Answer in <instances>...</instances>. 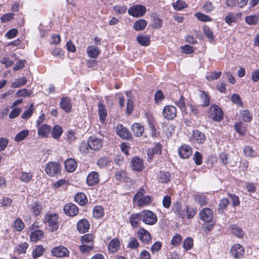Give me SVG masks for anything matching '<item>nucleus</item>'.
Wrapping results in <instances>:
<instances>
[{"mask_svg": "<svg viewBox=\"0 0 259 259\" xmlns=\"http://www.w3.org/2000/svg\"><path fill=\"white\" fill-rule=\"evenodd\" d=\"M144 190L140 189L134 196L133 201H137L138 205L140 207H144L150 204L152 202L151 198L148 195H144Z\"/></svg>", "mask_w": 259, "mask_h": 259, "instance_id": "nucleus-1", "label": "nucleus"}, {"mask_svg": "<svg viewBox=\"0 0 259 259\" xmlns=\"http://www.w3.org/2000/svg\"><path fill=\"white\" fill-rule=\"evenodd\" d=\"M60 165L55 162H49L46 165L45 171L50 177H57L61 172Z\"/></svg>", "mask_w": 259, "mask_h": 259, "instance_id": "nucleus-2", "label": "nucleus"}, {"mask_svg": "<svg viewBox=\"0 0 259 259\" xmlns=\"http://www.w3.org/2000/svg\"><path fill=\"white\" fill-rule=\"evenodd\" d=\"M142 221L146 225H153L157 222L156 215L152 211L145 210L141 212Z\"/></svg>", "mask_w": 259, "mask_h": 259, "instance_id": "nucleus-3", "label": "nucleus"}, {"mask_svg": "<svg viewBox=\"0 0 259 259\" xmlns=\"http://www.w3.org/2000/svg\"><path fill=\"white\" fill-rule=\"evenodd\" d=\"M209 116L215 121H220L223 119V113L222 109L216 105L211 106L208 111Z\"/></svg>", "mask_w": 259, "mask_h": 259, "instance_id": "nucleus-4", "label": "nucleus"}, {"mask_svg": "<svg viewBox=\"0 0 259 259\" xmlns=\"http://www.w3.org/2000/svg\"><path fill=\"white\" fill-rule=\"evenodd\" d=\"M146 12V8L142 5H134L128 10V13L130 15L137 17H142Z\"/></svg>", "mask_w": 259, "mask_h": 259, "instance_id": "nucleus-5", "label": "nucleus"}, {"mask_svg": "<svg viewBox=\"0 0 259 259\" xmlns=\"http://www.w3.org/2000/svg\"><path fill=\"white\" fill-rule=\"evenodd\" d=\"M164 118L171 120L174 119L177 115V110L175 107L171 105L165 106L162 111Z\"/></svg>", "mask_w": 259, "mask_h": 259, "instance_id": "nucleus-6", "label": "nucleus"}, {"mask_svg": "<svg viewBox=\"0 0 259 259\" xmlns=\"http://www.w3.org/2000/svg\"><path fill=\"white\" fill-rule=\"evenodd\" d=\"M230 252L234 258H240L244 255V249L240 244H235L231 248Z\"/></svg>", "mask_w": 259, "mask_h": 259, "instance_id": "nucleus-7", "label": "nucleus"}, {"mask_svg": "<svg viewBox=\"0 0 259 259\" xmlns=\"http://www.w3.org/2000/svg\"><path fill=\"white\" fill-rule=\"evenodd\" d=\"M88 140L89 143L90 148L91 150H99L103 146L102 140L95 136L90 137Z\"/></svg>", "mask_w": 259, "mask_h": 259, "instance_id": "nucleus-8", "label": "nucleus"}, {"mask_svg": "<svg viewBox=\"0 0 259 259\" xmlns=\"http://www.w3.org/2000/svg\"><path fill=\"white\" fill-rule=\"evenodd\" d=\"M52 255L58 257L67 256L69 254L68 249L63 246H59L53 248L51 250Z\"/></svg>", "mask_w": 259, "mask_h": 259, "instance_id": "nucleus-9", "label": "nucleus"}, {"mask_svg": "<svg viewBox=\"0 0 259 259\" xmlns=\"http://www.w3.org/2000/svg\"><path fill=\"white\" fill-rule=\"evenodd\" d=\"M199 215L201 220L206 223L211 222L213 217L212 210L209 208L202 209L199 213Z\"/></svg>", "mask_w": 259, "mask_h": 259, "instance_id": "nucleus-10", "label": "nucleus"}, {"mask_svg": "<svg viewBox=\"0 0 259 259\" xmlns=\"http://www.w3.org/2000/svg\"><path fill=\"white\" fill-rule=\"evenodd\" d=\"M44 223H48L51 226H58L59 225V216L57 213H47L44 220Z\"/></svg>", "mask_w": 259, "mask_h": 259, "instance_id": "nucleus-11", "label": "nucleus"}, {"mask_svg": "<svg viewBox=\"0 0 259 259\" xmlns=\"http://www.w3.org/2000/svg\"><path fill=\"white\" fill-rule=\"evenodd\" d=\"M206 140V137L204 133L199 131H194L191 138V141L194 143L202 144Z\"/></svg>", "mask_w": 259, "mask_h": 259, "instance_id": "nucleus-12", "label": "nucleus"}, {"mask_svg": "<svg viewBox=\"0 0 259 259\" xmlns=\"http://www.w3.org/2000/svg\"><path fill=\"white\" fill-rule=\"evenodd\" d=\"M64 212L68 216L73 217L78 213V208L75 204L69 203L64 206Z\"/></svg>", "mask_w": 259, "mask_h": 259, "instance_id": "nucleus-13", "label": "nucleus"}, {"mask_svg": "<svg viewBox=\"0 0 259 259\" xmlns=\"http://www.w3.org/2000/svg\"><path fill=\"white\" fill-rule=\"evenodd\" d=\"M116 132L123 139L129 140L132 137L130 132L121 124H119L116 126Z\"/></svg>", "mask_w": 259, "mask_h": 259, "instance_id": "nucleus-14", "label": "nucleus"}, {"mask_svg": "<svg viewBox=\"0 0 259 259\" xmlns=\"http://www.w3.org/2000/svg\"><path fill=\"white\" fill-rule=\"evenodd\" d=\"M178 152L181 158L183 159L188 158L192 155V150L190 146L187 145H183L179 149Z\"/></svg>", "mask_w": 259, "mask_h": 259, "instance_id": "nucleus-15", "label": "nucleus"}, {"mask_svg": "<svg viewBox=\"0 0 259 259\" xmlns=\"http://www.w3.org/2000/svg\"><path fill=\"white\" fill-rule=\"evenodd\" d=\"M60 106L61 109L66 112H71L72 108L71 99L67 97H62L60 102Z\"/></svg>", "mask_w": 259, "mask_h": 259, "instance_id": "nucleus-16", "label": "nucleus"}, {"mask_svg": "<svg viewBox=\"0 0 259 259\" xmlns=\"http://www.w3.org/2000/svg\"><path fill=\"white\" fill-rule=\"evenodd\" d=\"M146 116L147 119L148 125L151 129L152 136L156 137L157 135L156 130L155 126V121L154 117L150 112L146 113Z\"/></svg>", "mask_w": 259, "mask_h": 259, "instance_id": "nucleus-17", "label": "nucleus"}, {"mask_svg": "<svg viewBox=\"0 0 259 259\" xmlns=\"http://www.w3.org/2000/svg\"><path fill=\"white\" fill-rule=\"evenodd\" d=\"M99 182V175L96 171L89 173L87 178V183L89 186H92Z\"/></svg>", "mask_w": 259, "mask_h": 259, "instance_id": "nucleus-18", "label": "nucleus"}, {"mask_svg": "<svg viewBox=\"0 0 259 259\" xmlns=\"http://www.w3.org/2000/svg\"><path fill=\"white\" fill-rule=\"evenodd\" d=\"M138 236L141 241L145 243H148L151 240L149 232L141 228L138 232Z\"/></svg>", "mask_w": 259, "mask_h": 259, "instance_id": "nucleus-19", "label": "nucleus"}, {"mask_svg": "<svg viewBox=\"0 0 259 259\" xmlns=\"http://www.w3.org/2000/svg\"><path fill=\"white\" fill-rule=\"evenodd\" d=\"M132 167L134 170L140 171L143 167V160L137 157H133L131 160Z\"/></svg>", "mask_w": 259, "mask_h": 259, "instance_id": "nucleus-20", "label": "nucleus"}, {"mask_svg": "<svg viewBox=\"0 0 259 259\" xmlns=\"http://www.w3.org/2000/svg\"><path fill=\"white\" fill-rule=\"evenodd\" d=\"M98 115L101 122H103L107 116V110L105 105L102 102H99L98 103Z\"/></svg>", "mask_w": 259, "mask_h": 259, "instance_id": "nucleus-21", "label": "nucleus"}, {"mask_svg": "<svg viewBox=\"0 0 259 259\" xmlns=\"http://www.w3.org/2000/svg\"><path fill=\"white\" fill-rule=\"evenodd\" d=\"M37 128L38 135L42 138L47 137L51 130V126L46 124H44L38 126Z\"/></svg>", "mask_w": 259, "mask_h": 259, "instance_id": "nucleus-22", "label": "nucleus"}, {"mask_svg": "<svg viewBox=\"0 0 259 259\" xmlns=\"http://www.w3.org/2000/svg\"><path fill=\"white\" fill-rule=\"evenodd\" d=\"M87 53L89 57L92 58H96L100 53L99 49L94 46H91L88 47Z\"/></svg>", "mask_w": 259, "mask_h": 259, "instance_id": "nucleus-23", "label": "nucleus"}, {"mask_svg": "<svg viewBox=\"0 0 259 259\" xmlns=\"http://www.w3.org/2000/svg\"><path fill=\"white\" fill-rule=\"evenodd\" d=\"M65 167L67 171L73 172L77 167V163L74 159L70 158L65 161Z\"/></svg>", "mask_w": 259, "mask_h": 259, "instance_id": "nucleus-24", "label": "nucleus"}, {"mask_svg": "<svg viewBox=\"0 0 259 259\" xmlns=\"http://www.w3.org/2000/svg\"><path fill=\"white\" fill-rule=\"evenodd\" d=\"M76 202L81 206H84L88 202V199L85 195L83 193H78L74 196Z\"/></svg>", "mask_w": 259, "mask_h": 259, "instance_id": "nucleus-25", "label": "nucleus"}, {"mask_svg": "<svg viewBox=\"0 0 259 259\" xmlns=\"http://www.w3.org/2000/svg\"><path fill=\"white\" fill-rule=\"evenodd\" d=\"M130 223L133 227L140 225V222L142 221L141 212L138 213L134 214L130 217Z\"/></svg>", "mask_w": 259, "mask_h": 259, "instance_id": "nucleus-26", "label": "nucleus"}, {"mask_svg": "<svg viewBox=\"0 0 259 259\" xmlns=\"http://www.w3.org/2000/svg\"><path fill=\"white\" fill-rule=\"evenodd\" d=\"M147 21L144 19L137 20L133 24V28L136 31H140L145 29L147 26Z\"/></svg>", "mask_w": 259, "mask_h": 259, "instance_id": "nucleus-27", "label": "nucleus"}, {"mask_svg": "<svg viewBox=\"0 0 259 259\" xmlns=\"http://www.w3.org/2000/svg\"><path fill=\"white\" fill-rule=\"evenodd\" d=\"M132 130L136 137H141L144 131V128L139 123H135L133 125Z\"/></svg>", "mask_w": 259, "mask_h": 259, "instance_id": "nucleus-28", "label": "nucleus"}, {"mask_svg": "<svg viewBox=\"0 0 259 259\" xmlns=\"http://www.w3.org/2000/svg\"><path fill=\"white\" fill-rule=\"evenodd\" d=\"M30 209L33 212L35 216H37L40 214L42 207L41 204L38 201H35L30 206Z\"/></svg>", "mask_w": 259, "mask_h": 259, "instance_id": "nucleus-29", "label": "nucleus"}, {"mask_svg": "<svg viewBox=\"0 0 259 259\" xmlns=\"http://www.w3.org/2000/svg\"><path fill=\"white\" fill-rule=\"evenodd\" d=\"M119 245L120 242L118 239L112 240L108 245L109 251L112 253L116 252L118 250Z\"/></svg>", "mask_w": 259, "mask_h": 259, "instance_id": "nucleus-30", "label": "nucleus"}, {"mask_svg": "<svg viewBox=\"0 0 259 259\" xmlns=\"http://www.w3.org/2000/svg\"><path fill=\"white\" fill-rule=\"evenodd\" d=\"M44 235V232L40 230H36L31 233L30 238L32 242H36L39 240Z\"/></svg>", "mask_w": 259, "mask_h": 259, "instance_id": "nucleus-31", "label": "nucleus"}, {"mask_svg": "<svg viewBox=\"0 0 259 259\" xmlns=\"http://www.w3.org/2000/svg\"><path fill=\"white\" fill-rule=\"evenodd\" d=\"M137 40L143 46H148L150 42V37L148 35H140L137 37Z\"/></svg>", "mask_w": 259, "mask_h": 259, "instance_id": "nucleus-32", "label": "nucleus"}, {"mask_svg": "<svg viewBox=\"0 0 259 259\" xmlns=\"http://www.w3.org/2000/svg\"><path fill=\"white\" fill-rule=\"evenodd\" d=\"M104 209L101 206L97 205L94 207L93 210L94 217L97 219H101L104 215Z\"/></svg>", "mask_w": 259, "mask_h": 259, "instance_id": "nucleus-33", "label": "nucleus"}, {"mask_svg": "<svg viewBox=\"0 0 259 259\" xmlns=\"http://www.w3.org/2000/svg\"><path fill=\"white\" fill-rule=\"evenodd\" d=\"M241 13L235 14L233 13H229L225 18V22L231 25L232 22H235L236 21L237 17L240 16Z\"/></svg>", "mask_w": 259, "mask_h": 259, "instance_id": "nucleus-34", "label": "nucleus"}, {"mask_svg": "<svg viewBox=\"0 0 259 259\" xmlns=\"http://www.w3.org/2000/svg\"><path fill=\"white\" fill-rule=\"evenodd\" d=\"M45 249L41 245H36L35 249L32 251V255L33 258H36L41 256Z\"/></svg>", "mask_w": 259, "mask_h": 259, "instance_id": "nucleus-35", "label": "nucleus"}, {"mask_svg": "<svg viewBox=\"0 0 259 259\" xmlns=\"http://www.w3.org/2000/svg\"><path fill=\"white\" fill-rule=\"evenodd\" d=\"M243 152L246 156L250 157H255L258 156L257 153L254 151L252 147L249 146H246L244 148Z\"/></svg>", "mask_w": 259, "mask_h": 259, "instance_id": "nucleus-36", "label": "nucleus"}, {"mask_svg": "<svg viewBox=\"0 0 259 259\" xmlns=\"http://www.w3.org/2000/svg\"><path fill=\"white\" fill-rule=\"evenodd\" d=\"M63 132L62 128L58 125H56L53 128L52 131V136L54 138L58 139L61 136Z\"/></svg>", "mask_w": 259, "mask_h": 259, "instance_id": "nucleus-37", "label": "nucleus"}, {"mask_svg": "<svg viewBox=\"0 0 259 259\" xmlns=\"http://www.w3.org/2000/svg\"><path fill=\"white\" fill-rule=\"evenodd\" d=\"M170 174L168 172L160 171L158 175L159 181L167 183L170 181Z\"/></svg>", "mask_w": 259, "mask_h": 259, "instance_id": "nucleus-38", "label": "nucleus"}, {"mask_svg": "<svg viewBox=\"0 0 259 259\" xmlns=\"http://www.w3.org/2000/svg\"><path fill=\"white\" fill-rule=\"evenodd\" d=\"M26 78L25 77L19 78L15 80L12 84V87L17 88L24 85L27 83Z\"/></svg>", "mask_w": 259, "mask_h": 259, "instance_id": "nucleus-39", "label": "nucleus"}, {"mask_svg": "<svg viewBox=\"0 0 259 259\" xmlns=\"http://www.w3.org/2000/svg\"><path fill=\"white\" fill-rule=\"evenodd\" d=\"M235 131L240 135L244 136L246 132L245 126L241 123H235L234 125Z\"/></svg>", "mask_w": 259, "mask_h": 259, "instance_id": "nucleus-40", "label": "nucleus"}, {"mask_svg": "<svg viewBox=\"0 0 259 259\" xmlns=\"http://www.w3.org/2000/svg\"><path fill=\"white\" fill-rule=\"evenodd\" d=\"M172 6L175 10L180 11L187 7V5L184 1L178 0L175 3H172Z\"/></svg>", "mask_w": 259, "mask_h": 259, "instance_id": "nucleus-41", "label": "nucleus"}, {"mask_svg": "<svg viewBox=\"0 0 259 259\" xmlns=\"http://www.w3.org/2000/svg\"><path fill=\"white\" fill-rule=\"evenodd\" d=\"M139 246V243L135 237H131L127 247L131 249H136Z\"/></svg>", "mask_w": 259, "mask_h": 259, "instance_id": "nucleus-42", "label": "nucleus"}, {"mask_svg": "<svg viewBox=\"0 0 259 259\" xmlns=\"http://www.w3.org/2000/svg\"><path fill=\"white\" fill-rule=\"evenodd\" d=\"M221 73V71H214L210 73H207L205 76V78L208 81H212L220 78Z\"/></svg>", "mask_w": 259, "mask_h": 259, "instance_id": "nucleus-43", "label": "nucleus"}, {"mask_svg": "<svg viewBox=\"0 0 259 259\" xmlns=\"http://www.w3.org/2000/svg\"><path fill=\"white\" fill-rule=\"evenodd\" d=\"M200 98L203 106H207L209 104L210 98L208 94L204 91L201 92Z\"/></svg>", "mask_w": 259, "mask_h": 259, "instance_id": "nucleus-44", "label": "nucleus"}, {"mask_svg": "<svg viewBox=\"0 0 259 259\" xmlns=\"http://www.w3.org/2000/svg\"><path fill=\"white\" fill-rule=\"evenodd\" d=\"M29 135L28 130H23L19 132L15 137V140L17 142H20L23 140Z\"/></svg>", "mask_w": 259, "mask_h": 259, "instance_id": "nucleus-45", "label": "nucleus"}, {"mask_svg": "<svg viewBox=\"0 0 259 259\" xmlns=\"http://www.w3.org/2000/svg\"><path fill=\"white\" fill-rule=\"evenodd\" d=\"M194 197L195 201L198 202L201 206L205 205L207 203L206 197L202 194H197L194 196Z\"/></svg>", "mask_w": 259, "mask_h": 259, "instance_id": "nucleus-46", "label": "nucleus"}, {"mask_svg": "<svg viewBox=\"0 0 259 259\" xmlns=\"http://www.w3.org/2000/svg\"><path fill=\"white\" fill-rule=\"evenodd\" d=\"M243 120L245 122H250L252 119V114L248 110H242L240 111Z\"/></svg>", "mask_w": 259, "mask_h": 259, "instance_id": "nucleus-47", "label": "nucleus"}, {"mask_svg": "<svg viewBox=\"0 0 259 259\" xmlns=\"http://www.w3.org/2000/svg\"><path fill=\"white\" fill-rule=\"evenodd\" d=\"M31 93V91H28L27 89H24L18 90L16 92L15 96L17 97H27L30 96Z\"/></svg>", "mask_w": 259, "mask_h": 259, "instance_id": "nucleus-48", "label": "nucleus"}, {"mask_svg": "<svg viewBox=\"0 0 259 259\" xmlns=\"http://www.w3.org/2000/svg\"><path fill=\"white\" fill-rule=\"evenodd\" d=\"M229 200L227 198H224L221 200L219 207V211L220 213H222L224 210L226 208L229 203Z\"/></svg>", "mask_w": 259, "mask_h": 259, "instance_id": "nucleus-49", "label": "nucleus"}, {"mask_svg": "<svg viewBox=\"0 0 259 259\" xmlns=\"http://www.w3.org/2000/svg\"><path fill=\"white\" fill-rule=\"evenodd\" d=\"M246 22L249 25H255L258 21V17L255 15H250L245 18Z\"/></svg>", "mask_w": 259, "mask_h": 259, "instance_id": "nucleus-50", "label": "nucleus"}, {"mask_svg": "<svg viewBox=\"0 0 259 259\" xmlns=\"http://www.w3.org/2000/svg\"><path fill=\"white\" fill-rule=\"evenodd\" d=\"M29 246V244L26 243L24 242L20 244H18L17 246L16 250L18 253H24L26 252V249L28 248Z\"/></svg>", "mask_w": 259, "mask_h": 259, "instance_id": "nucleus-51", "label": "nucleus"}, {"mask_svg": "<svg viewBox=\"0 0 259 259\" xmlns=\"http://www.w3.org/2000/svg\"><path fill=\"white\" fill-rule=\"evenodd\" d=\"M182 241V236L180 234H177L173 236L170 242L173 246H177L181 243Z\"/></svg>", "mask_w": 259, "mask_h": 259, "instance_id": "nucleus-52", "label": "nucleus"}, {"mask_svg": "<svg viewBox=\"0 0 259 259\" xmlns=\"http://www.w3.org/2000/svg\"><path fill=\"white\" fill-rule=\"evenodd\" d=\"M193 246V240L191 238H187L183 242V247L186 250H189Z\"/></svg>", "mask_w": 259, "mask_h": 259, "instance_id": "nucleus-53", "label": "nucleus"}, {"mask_svg": "<svg viewBox=\"0 0 259 259\" xmlns=\"http://www.w3.org/2000/svg\"><path fill=\"white\" fill-rule=\"evenodd\" d=\"M94 238V236L91 234H87L83 235L81 238V241L82 243H89L90 244L92 243Z\"/></svg>", "mask_w": 259, "mask_h": 259, "instance_id": "nucleus-54", "label": "nucleus"}, {"mask_svg": "<svg viewBox=\"0 0 259 259\" xmlns=\"http://www.w3.org/2000/svg\"><path fill=\"white\" fill-rule=\"evenodd\" d=\"M193 160L195 161V163L198 165H201L202 163V154L196 151L195 152L194 155H193Z\"/></svg>", "mask_w": 259, "mask_h": 259, "instance_id": "nucleus-55", "label": "nucleus"}, {"mask_svg": "<svg viewBox=\"0 0 259 259\" xmlns=\"http://www.w3.org/2000/svg\"><path fill=\"white\" fill-rule=\"evenodd\" d=\"M32 178V175L30 172H22L20 179L22 181L27 183L30 181Z\"/></svg>", "mask_w": 259, "mask_h": 259, "instance_id": "nucleus-56", "label": "nucleus"}, {"mask_svg": "<svg viewBox=\"0 0 259 259\" xmlns=\"http://www.w3.org/2000/svg\"><path fill=\"white\" fill-rule=\"evenodd\" d=\"M109 161L107 157H101L97 161V165L101 168H103L109 164Z\"/></svg>", "mask_w": 259, "mask_h": 259, "instance_id": "nucleus-57", "label": "nucleus"}, {"mask_svg": "<svg viewBox=\"0 0 259 259\" xmlns=\"http://www.w3.org/2000/svg\"><path fill=\"white\" fill-rule=\"evenodd\" d=\"M197 18L203 22H207L211 21V18L207 15H206L201 13H197L195 14Z\"/></svg>", "mask_w": 259, "mask_h": 259, "instance_id": "nucleus-58", "label": "nucleus"}, {"mask_svg": "<svg viewBox=\"0 0 259 259\" xmlns=\"http://www.w3.org/2000/svg\"><path fill=\"white\" fill-rule=\"evenodd\" d=\"M126 176V173L123 170H119L116 172L115 178L117 181L123 180Z\"/></svg>", "mask_w": 259, "mask_h": 259, "instance_id": "nucleus-59", "label": "nucleus"}, {"mask_svg": "<svg viewBox=\"0 0 259 259\" xmlns=\"http://www.w3.org/2000/svg\"><path fill=\"white\" fill-rule=\"evenodd\" d=\"M51 53L52 55L56 57L61 58L64 55V52L63 50L59 48H56L53 49Z\"/></svg>", "mask_w": 259, "mask_h": 259, "instance_id": "nucleus-60", "label": "nucleus"}, {"mask_svg": "<svg viewBox=\"0 0 259 259\" xmlns=\"http://www.w3.org/2000/svg\"><path fill=\"white\" fill-rule=\"evenodd\" d=\"M229 196L230 198V201H232V205L233 206H236L240 204V201L238 197L234 194H230Z\"/></svg>", "mask_w": 259, "mask_h": 259, "instance_id": "nucleus-61", "label": "nucleus"}, {"mask_svg": "<svg viewBox=\"0 0 259 259\" xmlns=\"http://www.w3.org/2000/svg\"><path fill=\"white\" fill-rule=\"evenodd\" d=\"M14 18V14L12 13H9L6 14L2 16L1 18V21L3 23H6Z\"/></svg>", "mask_w": 259, "mask_h": 259, "instance_id": "nucleus-62", "label": "nucleus"}, {"mask_svg": "<svg viewBox=\"0 0 259 259\" xmlns=\"http://www.w3.org/2000/svg\"><path fill=\"white\" fill-rule=\"evenodd\" d=\"M162 244L160 242H156L151 246V250L153 253L158 252L161 249Z\"/></svg>", "mask_w": 259, "mask_h": 259, "instance_id": "nucleus-63", "label": "nucleus"}, {"mask_svg": "<svg viewBox=\"0 0 259 259\" xmlns=\"http://www.w3.org/2000/svg\"><path fill=\"white\" fill-rule=\"evenodd\" d=\"M18 33L17 29L15 28H13L8 31L5 34V36L7 37L9 39L13 38L16 36Z\"/></svg>", "mask_w": 259, "mask_h": 259, "instance_id": "nucleus-64", "label": "nucleus"}]
</instances>
